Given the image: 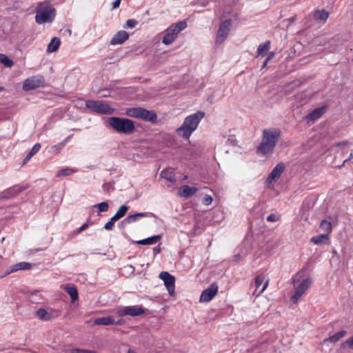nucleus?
<instances>
[{
	"mask_svg": "<svg viewBox=\"0 0 353 353\" xmlns=\"http://www.w3.org/2000/svg\"><path fill=\"white\" fill-rule=\"evenodd\" d=\"M281 135V131L279 128L264 129L261 142L257 148V152L263 156L272 154Z\"/></svg>",
	"mask_w": 353,
	"mask_h": 353,
	"instance_id": "obj_1",
	"label": "nucleus"
},
{
	"mask_svg": "<svg viewBox=\"0 0 353 353\" xmlns=\"http://www.w3.org/2000/svg\"><path fill=\"white\" fill-rule=\"evenodd\" d=\"M204 117L205 113L203 111H197L188 115L185 118L182 125L176 129V134L183 139H189Z\"/></svg>",
	"mask_w": 353,
	"mask_h": 353,
	"instance_id": "obj_2",
	"label": "nucleus"
},
{
	"mask_svg": "<svg viewBox=\"0 0 353 353\" xmlns=\"http://www.w3.org/2000/svg\"><path fill=\"white\" fill-rule=\"evenodd\" d=\"M35 21L38 24L52 23L56 16V10L49 1L39 3L35 9Z\"/></svg>",
	"mask_w": 353,
	"mask_h": 353,
	"instance_id": "obj_3",
	"label": "nucleus"
},
{
	"mask_svg": "<svg viewBox=\"0 0 353 353\" xmlns=\"http://www.w3.org/2000/svg\"><path fill=\"white\" fill-rule=\"evenodd\" d=\"M106 123L121 134H129L134 130V123L129 119L112 117L108 118Z\"/></svg>",
	"mask_w": 353,
	"mask_h": 353,
	"instance_id": "obj_4",
	"label": "nucleus"
},
{
	"mask_svg": "<svg viewBox=\"0 0 353 353\" xmlns=\"http://www.w3.org/2000/svg\"><path fill=\"white\" fill-rule=\"evenodd\" d=\"M187 22L181 21L170 25L162 34L163 37L162 43L165 46H170L176 39L179 34L187 28Z\"/></svg>",
	"mask_w": 353,
	"mask_h": 353,
	"instance_id": "obj_5",
	"label": "nucleus"
},
{
	"mask_svg": "<svg viewBox=\"0 0 353 353\" xmlns=\"http://www.w3.org/2000/svg\"><path fill=\"white\" fill-rule=\"evenodd\" d=\"M125 114L128 117L151 123H155L157 120V115L154 111H150L140 107L128 108L126 110Z\"/></svg>",
	"mask_w": 353,
	"mask_h": 353,
	"instance_id": "obj_6",
	"label": "nucleus"
},
{
	"mask_svg": "<svg viewBox=\"0 0 353 353\" xmlns=\"http://www.w3.org/2000/svg\"><path fill=\"white\" fill-rule=\"evenodd\" d=\"M85 106L93 112L99 114H112L115 110L108 103L100 101L89 100L85 103Z\"/></svg>",
	"mask_w": 353,
	"mask_h": 353,
	"instance_id": "obj_7",
	"label": "nucleus"
},
{
	"mask_svg": "<svg viewBox=\"0 0 353 353\" xmlns=\"http://www.w3.org/2000/svg\"><path fill=\"white\" fill-rule=\"evenodd\" d=\"M303 272H299L294 280V286H296L295 293L291 297L292 301L295 303L298 301L300 297L303 294L305 290L309 287V279L307 277L303 278L302 281L296 286V283L299 282L302 278Z\"/></svg>",
	"mask_w": 353,
	"mask_h": 353,
	"instance_id": "obj_8",
	"label": "nucleus"
},
{
	"mask_svg": "<svg viewBox=\"0 0 353 353\" xmlns=\"http://www.w3.org/2000/svg\"><path fill=\"white\" fill-rule=\"evenodd\" d=\"M296 108H301L299 112L303 114L304 119L309 118V94L307 91L299 93L296 95Z\"/></svg>",
	"mask_w": 353,
	"mask_h": 353,
	"instance_id": "obj_9",
	"label": "nucleus"
},
{
	"mask_svg": "<svg viewBox=\"0 0 353 353\" xmlns=\"http://www.w3.org/2000/svg\"><path fill=\"white\" fill-rule=\"evenodd\" d=\"M232 26V21L230 19L225 20L220 24L215 39L216 44L220 45L225 41L231 30Z\"/></svg>",
	"mask_w": 353,
	"mask_h": 353,
	"instance_id": "obj_10",
	"label": "nucleus"
},
{
	"mask_svg": "<svg viewBox=\"0 0 353 353\" xmlns=\"http://www.w3.org/2000/svg\"><path fill=\"white\" fill-rule=\"evenodd\" d=\"M285 170V164L282 162L279 163L269 174L265 185L268 188L272 189L274 183L281 177Z\"/></svg>",
	"mask_w": 353,
	"mask_h": 353,
	"instance_id": "obj_11",
	"label": "nucleus"
},
{
	"mask_svg": "<svg viewBox=\"0 0 353 353\" xmlns=\"http://www.w3.org/2000/svg\"><path fill=\"white\" fill-rule=\"evenodd\" d=\"M45 83L44 78L41 75L32 76L26 79L23 84V90L29 91L43 86Z\"/></svg>",
	"mask_w": 353,
	"mask_h": 353,
	"instance_id": "obj_12",
	"label": "nucleus"
},
{
	"mask_svg": "<svg viewBox=\"0 0 353 353\" xmlns=\"http://www.w3.org/2000/svg\"><path fill=\"white\" fill-rule=\"evenodd\" d=\"M145 313V310L140 306H125L117 311V314L119 316H137L142 315Z\"/></svg>",
	"mask_w": 353,
	"mask_h": 353,
	"instance_id": "obj_13",
	"label": "nucleus"
},
{
	"mask_svg": "<svg viewBox=\"0 0 353 353\" xmlns=\"http://www.w3.org/2000/svg\"><path fill=\"white\" fill-rule=\"evenodd\" d=\"M159 277L163 281L164 285L166 287L168 294L170 296L175 294V279L174 276L168 272H161Z\"/></svg>",
	"mask_w": 353,
	"mask_h": 353,
	"instance_id": "obj_14",
	"label": "nucleus"
},
{
	"mask_svg": "<svg viewBox=\"0 0 353 353\" xmlns=\"http://www.w3.org/2000/svg\"><path fill=\"white\" fill-rule=\"evenodd\" d=\"M218 286L216 284L213 283L209 288L204 290L201 296L199 301L201 303L210 301L217 294Z\"/></svg>",
	"mask_w": 353,
	"mask_h": 353,
	"instance_id": "obj_15",
	"label": "nucleus"
},
{
	"mask_svg": "<svg viewBox=\"0 0 353 353\" xmlns=\"http://www.w3.org/2000/svg\"><path fill=\"white\" fill-rule=\"evenodd\" d=\"M265 276L258 275L254 280L255 290L254 294L259 296L261 294L268 288L269 284V279H267L265 282Z\"/></svg>",
	"mask_w": 353,
	"mask_h": 353,
	"instance_id": "obj_16",
	"label": "nucleus"
},
{
	"mask_svg": "<svg viewBox=\"0 0 353 353\" xmlns=\"http://www.w3.org/2000/svg\"><path fill=\"white\" fill-rule=\"evenodd\" d=\"M129 38L128 33L125 30H120L117 32L111 39L110 45H120L123 43Z\"/></svg>",
	"mask_w": 353,
	"mask_h": 353,
	"instance_id": "obj_17",
	"label": "nucleus"
},
{
	"mask_svg": "<svg viewBox=\"0 0 353 353\" xmlns=\"http://www.w3.org/2000/svg\"><path fill=\"white\" fill-rule=\"evenodd\" d=\"M25 188L21 185H14L12 188L7 189L3 192V197L6 199H10L16 196L21 192Z\"/></svg>",
	"mask_w": 353,
	"mask_h": 353,
	"instance_id": "obj_18",
	"label": "nucleus"
},
{
	"mask_svg": "<svg viewBox=\"0 0 353 353\" xmlns=\"http://www.w3.org/2000/svg\"><path fill=\"white\" fill-rule=\"evenodd\" d=\"M197 191L198 189L196 187L182 185L180 188L179 194L181 197L188 198L195 194Z\"/></svg>",
	"mask_w": 353,
	"mask_h": 353,
	"instance_id": "obj_19",
	"label": "nucleus"
},
{
	"mask_svg": "<svg viewBox=\"0 0 353 353\" xmlns=\"http://www.w3.org/2000/svg\"><path fill=\"white\" fill-rule=\"evenodd\" d=\"M154 214L152 212H139L134 214H132L128 216L127 218L124 219V222L127 223H132L138 221L140 218L143 217H152L154 216Z\"/></svg>",
	"mask_w": 353,
	"mask_h": 353,
	"instance_id": "obj_20",
	"label": "nucleus"
},
{
	"mask_svg": "<svg viewBox=\"0 0 353 353\" xmlns=\"http://www.w3.org/2000/svg\"><path fill=\"white\" fill-rule=\"evenodd\" d=\"M32 264L28 262H20L12 265L10 268V270L7 272V274H10L12 272H14L19 270H29L32 268Z\"/></svg>",
	"mask_w": 353,
	"mask_h": 353,
	"instance_id": "obj_21",
	"label": "nucleus"
},
{
	"mask_svg": "<svg viewBox=\"0 0 353 353\" xmlns=\"http://www.w3.org/2000/svg\"><path fill=\"white\" fill-rule=\"evenodd\" d=\"M313 17L316 22L325 23L329 17V12L323 9L317 10L314 13Z\"/></svg>",
	"mask_w": 353,
	"mask_h": 353,
	"instance_id": "obj_22",
	"label": "nucleus"
},
{
	"mask_svg": "<svg viewBox=\"0 0 353 353\" xmlns=\"http://www.w3.org/2000/svg\"><path fill=\"white\" fill-rule=\"evenodd\" d=\"M327 108V105H323L322 107L315 108L310 112V121H316L321 118L325 113Z\"/></svg>",
	"mask_w": 353,
	"mask_h": 353,
	"instance_id": "obj_23",
	"label": "nucleus"
},
{
	"mask_svg": "<svg viewBox=\"0 0 353 353\" xmlns=\"http://www.w3.org/2000/svg\"><path fill=\"white\" fill-rule=\"evenodd\" d=\"M115 323V320L112 316H104L97 318L94 321V325H110Z\"/></svg>",
	"mask_w": 353,
	"mask_h": 353,
	"instance_id": "obj_24",
	"label": "nucleus"
},
{
	"mask_svg": "<svg viewBox=\"0 0 353 353\" xmlns=\"http://www.w3.org/2000/svg\"><path fill=\"white\" fill-rule=\"evenodd\" d=\"M310 241H312L316 245L326 244L329 241V235L328 234H321L320 235L313 236L310 239Z\"/></svg>",
	"mask_w": 353,
	"mask_h": 353,
	"instance_id": "obj_25",
	"label": "nucleus"
},
{
	"mask_svg": "<svg viewBox=\"0 0 353 353\" xmlns=\"http://www.w3.org/2000/svg\"><path fill=\"white\" fill-rule=\"evenodd\" d=\"M60 45H61V41H60L59 38H58V37L52 38L48 46L47 52L49 53L56 52L57 50H58Z\"/></svg>",
	"mask_w": 353,
	"mask_h": 353,
	"instance_id": "obj_26",
	"label": "nucleus"
},
{
	"mask_svg": "<svg viewBox=\"0 0 353 353\" xmlns=\"http://www.w3.org/2000/svg\"><path fill=\"white\" fill-rule=\"evenodd\" d=\"M161 176L172 183L176 182V177L173 170L165 169L161 171Z\"/></svg>",
	"mask_w": 353,
	"mask_h": 353,
	"instance_id": "obj_27",
	"label": "nucleus"
},
{
	"mask_svg": "<svg viewBox=\"0 0 353 353\" xmlns=\"http://www.w3.org/2000/svg\"><path fill=\"white\" fill-rule=\"evenodd\" d=\"M160 239L161 236L159 235H155L145 239L139 240L137 241V243L139 245H154L157 243Z\"/></svg>",
	"mask_w": 353,
	"mask_h": 353,
	"instance_id": "obj_28",
	"label": "nucleus"
},
{
	"mask_svg": "<svg viewBox=\"0 0 353 353\" xmlns=\"http://www.w3.org/2000/svg\"><path fill=\"white\" fill-rule=\"evenodd\" d=\"M77 169L74 168H62L57 174V177L68 176L77 172Z\"/></svg>",
	"mask_w": 353,
	"mask_h": 353,
	"instance_id": "obj_29",
	"label": "nucleus"
},
{
	"mask_svg": "<svg viewBox=\"0 0 353 353\" xmlns=\"http://www.w3.org/2000/svg\"><path fill=\"white\" fill-rule=\"evenodd\" d=\"M347 334V332L345 330H341L339 332H336L333 335L330 336L329 338L325 339L324 341H329L331 343H336L338 341H339L341 338L345 336Z\"/></svg>",
	"mask_w": 353,
	"mask_h": 353,
	"instance_id": "obj_30",
	"label": "nucleus"
},
{
	"mask_svg": "<svg viewBox=\"0 0 353 353\" xmlns=\"http://www.w3.org/2000/svg\"><path fill=\"white\" fill-rule=\"evenodd\" d=\"M128 210V207L125 205H121L119 210L117 211V212L115 213V214L112 216L113 217V221H118L120 219H121L122 217H123L127 211Z\"/></svg>",
	"mask_w": 353,
	"mask_h": 353,
	"instance_id": "obj_31",
	"label": "nucleus"
},
{
	"mask_svg": "<svg viewBox=\"0 0 353 353\" xmlns=\"http://www.w3.org/2000/svg\"><path fill=\"white\" fill-rule=\"evenodd\" d=\"M70 137H71L70 136H68L61 143H59L57 145H52L50 148V152H59V151H61L65 146L66 143L68 142Z\"/></svg>",
	"mask_w": 353,
	"mask_h": 353,
	"instance_id": "obj_32",
	"label": "nucleus"
},
{
	"mask_svg": "<svg viewBox=\"0 0 353 353\" xmlns=\"http://www.w3.org/2000/svg\"><path fill=\"white\" fill-rule=\"evenodd\" d=\"M65 290L70 296L72 302H74L78 299V292L75 287L66 286L65 288Z\"/></svg>",
	"mask_w": 353,
	"mask_h": 353,
	"instance_id": "obj_33",
	"label": "nucleus"
},
{
	"mask_svg": "<svg viewBox=\"0 0 353 353\" xmlns=\"http://www.w3.org/2000/svg\"><path fill=\"white\" fill-rule=\"evenodd\" d=\"M319 228L321 231L325 232V234H329L332 232V225L330 221L324 219L321 221Z\"/></svg>",
	"mask_w": 353,
	"mask_h": 353,
	"instance_id": "obj_34",
	"label": "nucleus"
},
{
	"mask_svg": "<svg viewBox=\"0 0 353 353\" xmlns=\"http://www.w3.org/2000/svg\"><path fill=\"white\" fill-rule=\"evenodd\" d=\"M0 62L8 68H10L14 65L13 61L3 54H0Z\"/></svg>",
	"mask_w": 353,
	"mask_h": 353,
	"instance_id": "obj_35",
	"label": "nucleus"
},
{
	"mask_svg": "<svg viewBox=\"0 0 353 353\" xmlns=\"http://www.w3.org/2000/svg\"><path fill=\"white\" fill-rule=\"evenodd\" d=\"M270 48V42L266 41L263 44L259 46L257 49V54L263 55L264 52H267Z\"/></svg>",
	"mask_w": 353,
	"mask_h": 353,
	"instance_id": "obj_36",
	"label": "nucleus"
},
{
	"mask_svg": "<svg viewBox=\"0 0 353 353\" xmlns=\"http://www.w3.org/2000/svg\"><path fill=\"white\" fill-rule=\"evenodd\" d=\"M93 208H97L100 212H105L108 210L109 204L108 202L104 201L93 205Z\"/></svg>",
	"mask_w": 353,
	"mask_h": 353,
	"instance_id": "obj_37",
	"label": "nucleus"
},
{
	"mask_svg": "<svg viewBox=\"0 0 353 353\" xmlns=\"http://www.w3.org/2000/svg\"><path fill=\"white\" fill-rule=\"evenodd\" d=\"M37 316L41 320H48L50 319L48 312L42 308L37 311Z\"/></svg>",
	"mask_w": 353,
	"mask_h": 353,
	"instance_id": "obj_38",
	"label": "nucleus"
},
{
	"mask_svg": "<svg viewBox=\"0 0 353 353\" xmlns=\"http://www.w3.org/2000/svg\"><path fill=\"white\" fill-rule=\"evenodd\" d=\"M72 353H97L94 350L74 348L71 351Z\"/></svg>",
	"mask_w": 353,
	"mask_h": 353,
	"instance_id": "obj_39",
	"label": "nucleus"
},
{
	"mask_svg": "<svg viewBox=\"0 0 353 353\" xmlns=\"http://www.w3.org/2000/svg\"><path fill=\"white\" fill-rule=\"evenodd\" d=\"M137 21L135 19H128L125 25L124 26V28H133L137 25Z\"/></svg>",
	"mask_w": 353,
	"mask_h": 353,
	"instance_id": "obj_40",
	"label": "nucleus"
},
{
	"mask_svg": "<svg viewBox=\"0 0 353 353\" xmlns=\"http://www.w3.org/2000/svg\"><path fill=\"white\" fill-rule=\"evenodd\" d=\"M280 219V216L278 214H271L267 217L268 222H276Z\"/></svg>",
	"mask_w": 353,
	"mask_h": 353,
	"instance_id": "obj_41",
	"label": "nucleus"
},
{
	"mask_svg": "<svg viewBox=\"0 0 353 353\" xmlns=\"http://www.w3.org/2000/svg\"><path fill=\"white\" fill-rule=\"evenodd\" d=\"M307 208L305 207H303L300 212H299V216L301 217V219H303L304 221H307L308 219V215L306 214Z\"/></svg>",
	"mask_w": 353,
	"mask_h": 353,
	"instance_id": "obj_42",
	"label": "nucleus"
},
{
	"mask_svg": "<svg viewBox=\"0 0 353 353\" xmlns=\"http://www.w3.org/2000/svg\"><path fill=\"white\" fill-rule=\"evenodd\" d=\"M113 217L112 216L111 219H110L109 221H108L105 225H104V229L107 230H111L114 225V223L117 221H113Z\"/></svg>",
	"mask_w": 353,
	"mask_h": 353,
	"instance_id": "obj_43",
	"label": "nucleus"
},
{
	"mask_svg": "<svg viewBox=\"0 0 353 353\" xmlns=\"http://www.w3.org/2000/svg\"><path fill=\"white\" fill-rule=\"evenodd\" d=\"M213 199L210 195H205L203 198V203L205 205H210L212 203Z\"/></svg>",
	"mask_w": 353,
	"mask_h": 353,
	"instance_id": "obj_44",
	"label": "nucleus"
},
{
	"mask_svg": "<svg viewBox=\"0 0 353 353\" xmlns=\"http://www.w3.org/2000/svg\"><path fill=\"white\" fill-rule=\"evenodd\" d=\"M341 345L343 347L348 346L350 348L353 350V336L351 338L345 340L343 343H342Z\"/></svg>",
	"mask_w": 353,
	"mask_h": 353,
	"instance_id": "obj_45",
	"label": "nucleus"
},
{
	"mask_svg": "<svg viewBox=\"0 0 353 353\" xmlns=\"http://www.w3.org/2000/svg\"><path fill=\"white\" fill-rule=\"evenodd\" d=\"M41 144L40 143H36L30 150V152L32 153L33 155L37 154L39 150L41 149Z\"/></svg>",
	"mask_w": 353,
	"mask_h": 353,
	"instance_id": "obj_46",
	"label": "nucleus"
},
{
	"mask_svg": "<svg viewBox=\"0 0 353 353\" xmlns=\"http://www.w3.org/2000/svg\"><path fill=\"white\" fill-rule=\"evenodd\" d=\"M348 144V141H341V142H339V143H334L333 144L331 148H333L334 147H340V146H342V145H346Z\"/></svg>",
	"mask_w": 353,
	"mask_h": 353,
	"instance_id": "obj_47",
	"label": "nucleus"
},
{
	"mask_svg": "<svg viewBox=\"0 0 353 353\" xmlns=\"http://www.w3.org/2000/svg\"><path fill=\"white\" fill-rule=\"evenodd\" d=\"M121 0H115L112 3V9H116L119 7Z\"/></svg>",
	"mask_w": 353,
	"mask_h": 353,
	"instance_id": "obj_48",
	"label": "nucleus"
},
{
	"mask_svg": "<svg viewBox=\"0 0 353 353\" xmlns=\"http://www.w3.org/2000/svg\"><path fill=\"white\" fill-rule=\"evenodd\" d=\"M34 155L29 152L28 154L26 155V157L24 159V162L26 163V162L28 161Z\"/></svg>",
	"mask_w": 353,
	"mask_h": 353,
	"instance_id": "obj_49",
	"label": "nucleus"
},
{
	"mask_svg": "<svg viewBox=\"0 0 353 353\" xmlns=\"http://www.w3.org/2000/svg\"><path fill=\"white\" fill-rule=\"evenodd\" d=\"M88 227V224L85 223L82 226H81L79 229V232H82Z\"/></svg>",
	"mask_w": 353,
	"mask_h": 353,
	"instance_id": "obj_50",
	"label": "nucleus"
},
{
	"mask_svg": "<svg viewBox=\"0 0 353 353\" xmlns=\"http://www.w3.org/2000/svg\"><path fill=\"white\" fill-rule=\"evenodd\" d=\"M123 323V320L119 319L117 321H115V323L114 325H121Z\"/></svg>",
	"mask_w": 353,
	"mask_h": 353,
	"instance_id": "obj_51",
	"label": "nucleus"
},
{
	"mask_svg": "<svg viewBox=\"0 0 353 353\" xmlns=\"http://www.w3.org/2000/svg\"><path fill=\"white\" fill-rule=\"evenodd\" d=\"M349 159H350V158L344 160V161L342 163V165H339L338 168H341L343 165H344L345 163L347 162Z\"/></svg>",
	"mask_w": 353,
	"mask_h": 353,
	"instance_id": "obj_52",
	"label": "nucleus"
},
{
	"mask_svg": "<svg viewBox=\"0 0 353 353\" xmlns=\"http://www.w3.org/2000/svg\"><path fill=\"white\" fill-rule=\"evenodd\" d=\"M270 60V57H268L264 62V65H265Z\"/></svg>",
	"mask_w": 353,
	"mask_h": 353,
	"instance_id": "obj_53",
	"label": "nucleus"
},
{
	"mask_svg": "<svg viewBox=\"0 0 353 353\" xmlns=\"http://www.w3.org/2000/svg\"><path fill=\"white\" fill-rule=\"evenodd\" d=\"M154 251L155 252L159 253V252H160V248H154Z\"/></svg>",
	"mask_w": 353,
	"mask_h": 353,
	"instance_id": "obj_54",
	"label": "nucleus"
},
{
	"mask_svg": "<svg viewBox=\"0 0 353 353\" xmlns=\"http://www.w3.org/2000/svg\"><path fill=\"white\" fill-rule=\"evenodd\" d=\"M128 353H137L136 352H134V350H129Z\"/></svg>",
	"mask_w": 353,
	"mask_h": 353,
	"instance_id": "obj_55",
	"label": "nucleus"
},
{
	"mask_svg": "<svg viewBox=\"0 0 353 353\" xmlns=\"http://www.w3.org/2000/svg\"><path fill=\"white\" fill-rule=\"evenodd\" d=\"M234 257H235V260H236V261H238V260L239 259V258H240V257L239 256V255H235V256H234Z\"/></svg>",
	"mask_w": 353,
	"mask_h": 353,
	"instance_id": "obj_56",
	"label": "nucleus"
},
{
	"mask_svg": "<svg viewBox=\"0 0 353 353\" xmlns=\"http://www.w3.org/2000/svg\"><path fill=\"white\" fill-rule=\"evenodd\" d=\"M273 57H274V54L271 53V54L268 57H270V59H271Z\"/></svg>",
	"mask_w": 353,
	"mask_h": 353,
	"instance_id": "obj_57",
	"label": "nucleus"
},
{
	"mask_svg": "<svg viewBox=\"0 0 353 353\" xmlns=\"http://www.w3.org/2000/svg\"><path fill=\"white\" fill-rule=\"evenodd\" d=\"M3 88L2 87H0V92H1V90H3Z\"/></svg>",
	"mask_w": 353,
	"mask_h": 353,
	"instance_id": "obj_58",
	"label": "nucleus"
}]
</instances>
